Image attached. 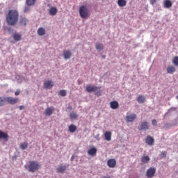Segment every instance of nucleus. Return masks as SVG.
Instances as JSON below:
<instances>
[{"mask_svg": "<svg viewBox=\"0 0 178 178\" xmlns=\"http://www.w3.org/2000/svg\"><path fill=\"white\" fill-rule=\"evenodd\" d=\"M6 22L8 26H16L19 22V12L16 10H10L6 15Z\"/></svg>", "mask_w": 178, "mask_h": 178, "instance_id": "obj_1", "label": "nucleus"}, {"mask_svg": "<svg viewBox=\"0 0 178 178\" xmlns=\"http://www.w3.org/2000/svg\"><path fill=\"white\" fill-rule=\"evenodd\" d=\"M24 168L25 169H27L29 172L34 173L40 169V164L38 163V161H32L29 162V165H24Z\"/></svg>", "mask_w": 178, "mask_h": 178, "instance_id": "obj_2", "label": "nucleus"}, {"mask_svg": "<svg viewBox=\"0 0 178 178\" xmlns=\"http://www.w3.org/2000/svg\"><path fill=\"white\" fill-rule=\"evenodd\" d=\"M79 15L82 19H87L90 16V10L86 6H81L79 8Z\"/></svg>", "mask_w": 178, "mask_h": 178, "instance_id": "obj_3", "label": "nucleus"}, {"mask_svg": "<svg viewBox=\"0 0 178 178\" xmlns=\"http://www.w3.org/2000/svg\"><path fill=\"white\" fill-rule=\"evenodd\" d=\"M10 104V105H15L19 102V98H15L13 97H6V103Z\"/></svg>", "mask_w": 178, "mask_h": 178, "instance_id": "obj_4", "label": "nucleus"}, {"mask_svg": "<svg viewBox=\"0 0 178 178\" xmlns=\"http://www.w3.org/2000/svg\"><path fill=\"white\" fill-rule=\"evenodd\" d=\"M156 173V169L155 168H149L146 172V176L147 178H152Z\"/></svg>", "mask_w": 178, "mask_h": 178, "instance_id": "obj_5", "label": "nucleus"}, {"mask_svg": "<svg viewBox=\"0 0 178 178\" xmlns=\"http://www.w3.org/2000/svg\"><path fill=\"white\" fill-rule=\"evenodd\" d=\"M138 129L140 131H141V130L147 131V130L149 129V125L147 121H145L140 124Z\"/></svg>", "mask_w": 178, "mask_h": 178, "instance_id": "obj_6", "label": "nucleus"}, {"mask_svg": "<svg viewBox=\"0 0 178 178\" xmlns=\"http://www.w3.org/2000/svg\"><path fill=\"white\" fill-rule=\"evenodd\" d=\"M101 87H97L92 85L86 86V91L87 92H94V91H97V90H100Z\"/></svg>", "mask_w": 178, "mask_h": 178, "instance_id": "obj_7", "label": "nucleus"}, {"mask_svg": "<svg viewBox=\"0 0 178 178\" xmlns=\"http://www.w3.org/2000/svg\"><path fill=\"white\" fill-rule=\"evenodd\" d=\"M145 143L147 145L152 146L155 143V139H154L151 136H147L145 139Z\"/></svg>", "mask_w": 178, "mask_h": 178, "instance_id": "obj_8", "label": "nucleus"}, {"mask_svg": "<svg viewBox=\"0 0 178 178\" xmlns=\"http://www.w3.org/2000/svg\"><path fill=\"white\" fill-rule=\"evenodd\" d=\"M55 111V108L54 107H47L44 111L45 116H51L52 113Z\"/></svg>", "mask_w": 178, "mask_h": 178, "instance_id": "obj_9", "label": "nucleus"}, {"mask_svg": "<svg viewBox=\"0 0 178 178\" xmlns=\"http://www.w3.org/2000/svg\"><path fill=\"white\" fill-rule=\"evenodd\" d=\"M107 165L108 168H115L116 166V160L114 159H108V161H107Z\"/></svg>", "mask_w": 178, "mask_h": 178, "instance_id": "obj_10", "label": "nucleus"}, {"mask_svg": "<svg viewBox=\"0 0 178 178\" xmlns=\"http://www.w3.org/2000/svg\"><path fill=\"white\" fill-rule=\"evenodd\" d=\"M63 58L65 60L70 59L72 58V51L70 50H64L63 51Z\"/></svg>", "mask_w": 178, "mask_h": 178, "instance_id": "obj_11", "label": "nucleus"}, {"mask_svg": "<svg viewBox=\"0 0 178 178\" xmlns=\"http://www.w3.org/2000/svg\"><path fill=\"white\" fill-rule=\"evenodd\" d=\"M136 118H137V115L131 114L129 115L126 116V120L127 122H134V120H136Z\"/></svg>", "mask_w": 178, "mask_h": 178, "instance_id": "obj_12", "label": "nucleus"}, {"mask_svg": "<svg viewBox=\"0 0 178 178\" xmlns=\"http://www.w3.org/2000/svg\"><path fill=\"white\" fill-rule=\"evenodd\" d=\"M8 138L9 135H8L7 133L0 130V140H4L5 141H8Z\"/></svg>", "mask_w": 178, "mask_h": 178, "instance_id": "obj_13", "label": "nucleus"}, {"mask_svg": "<svg viewBox=\"0 0 178 178\" xmlns=\"http://www.w3.org/2000/svg\"><path fill=\"white\" fill-rule=\"evenodd\" d=\"M67 168V166L66 165H59L56 168V173H65Z\"/></svg>", "mask_w": 178, "mask_h": 178, "instance_id": "obj_14", "label": "nucleus"}, {"mask_svg": "<svg viewBox=\"0 0 178 178\" xmlns=\"http://www.w3.org/2000/svg\"><path fill=\"white\" fill-rule=\"evenodd\" d=\"M166 70L167 73H168L169 74H173V73L176 72V67L172 65H169L168 67H167Z\"/></svg>", "mask_w": 178, "mask_h": 178, "instance_id": "obj_15", "label": "nucleus"}, {"mask_svg": "<svg viewBox=\"0 0 178 178\" xmlns=\"http://www.w3.org/2000/svg\"><path fill=\"white\" fill-rule=\"evenodd\" d=\"M44 88L51 89L52 87H54V82L51 81H46L44 83Z\"/></svg>", "mask_w": 178, "mask_h": 178, "instance_id": "obj_16", "label": "nucleus"}, {"mask_svg": "<svg viewBox=\"0 0 178 178\" xmlns=\"http://www.w3.org/2000/svg\"><path fill=\"white\" fill-rule=\"evenodd\" d=\"M104 138L106 141L112 140V132L107 131L104 133Z\"/></svg>", "mask_w": 178, "mask_h": 178, "instance_id": "obj_17", "label": "nucleus"}, {"mask_svg": "<svg viewBox=\"0 0 178 178\" xmlns=\"http://www.w3.org/2000/svg\"><path fill=\"white\" fill-rule=\"evenodd\" d=\"M110 108L111 109H118V108H119V102H118V101L111 102Z\"/></svg>", "mask_w": 178, "mask_h": 178, "instance_id": "obj_18", "label": "nucleus"}, {"mask_svg": "<svg viewBox=\"0 0 178 178\" xmlns=\"http://www.w3.org/2000/svg\"><path fill=\"white\" fill-rule=\"evenodd\" d=\"M163 3L164 8H166L167 9H169V8H172V6L173 5L170 0H164Z\"/></svg>", "mask_w": 178, "mask_h": 178, "instance_id": "obj_19", "label": "nucleus"}, {"mask_svg": "<svg viewBox=\"0 0 178 178\" xmlns=\"http://www.w3.org/2000/svg\"><path fill=\"white\" fill-rule=\"evenodd\" d=\"M19 24L21 26H27V24H29V19L26 17H21Z\"/></svg>", "mask_w": 178, "mask_h": 178, "instance_id": "obj_20", "label": "nucleus"}, {"mask_svg": "<svg viewBox=\"0 0 178 178\" xmlns=\"http://www.w3.org/2000/svg\"><path fill=\"white\" fill-rule=\"evenodd\" d=\"M137 101L138 104H144V102L146 101L145 96L139 95L137 97Z\"/></svg>", "mask_w": 178, "mask_h": 178, "instance_id": "obj_21", "label": "nucleus"}, {"mask_svg": "<svg viewBox=\"0 0 178 178\" xmlns=\"http://www.w3.org/2000/svg\"><path fill=\"white\" fill-rule=\"evenodd\" d=\"M88 155H91V156H94L95 155H97V148L92 147L88 151Z\"/></svg>", "mask_w": 178, "mask_h": 178, "instance_id": "obj_22", "label": "nucleus"}, {"mask_svg": "<svg viewBox=\"0 0 178 178\" xmlns=\"http://www.w3.org/2000/svg\"><path fill=\"white\" fill-rule=\"evenodd\" d=\"M49 13L51 15V16H55V15L58 13V9H56L55 7H51L49 10Z\"/></svg>", "mask_w": 178, "mask_h": 178, "instance_id": "obj_23", "label": "nucleus"}, {"mask_svg": "<svg viewBox=\"0 0 178 178\" xmlns=\"http://www.w3.org/2000/svg\"><path fill=\"white\" fill-rule=\"evenodd\" d=\"M118 5L120 8H123L127 5V1L126 0H118Z\"/></svg>", "mask_w": 178, "mask_h": 178, "instance_id": "obj_24", "label": "nucleus"}, {"mask_svg": "<svg viewBox=\"0 0 178 178\" xmlns=\"http://www.w3.org/2000/svg\"><path fill=\"white\" fill-rule=\"evenodd\" d=\"M13 38L15 40V41H20L22 40V35L19 33H14Z\"/></svg>", "mask_w": 178, "mask_h": 178, "instance_id": "obj_25", "label": "nucleus"}, {"mask_svg": "<svg viewBox=\"0 0 178 178\" xmlns=\"http://www.w3.org/2000/svg\"><path fill=\"white\" fill-rule=\"evenodd\" d=\"M77 130V127L74 124H71L69 126V131L70 133H74Z\"/></svg>", "mask_w": 178, "mask_h": 178, "instance_id": "obj_26", "label": "nucleus"}, {"mask_svg": "<svg viewBox=\"0 0 178 178\" xmlns=\"http://www.w3.org/2000/svg\"><path fill=\"white\" fill-rule=\"evenodd\" d=\"M6 105V97H0V106H3Z\"/></svg>", "mask_w": 178, "mask_h": 178, "instance_id": "obj_27", "label": "nucleus"}, {"mask_svg": "<svg viewBox=\"0 0 178 178\" xmlns=\"http://www.w3.org/2000/svg\"><path fill=\"white\" fill-rule=\"evenodd\" d=\"M29 147V143H20L19 145V148L21 149H27V148Z\"/></svg>", "mask_w": 178, "mask_h": 178, "instance_id": "obj_28", "label": "nucleus"}, {"mask_svg": "<svg viewBox=\"0 0 178 178\" xmlns=\"http://www.w3.org/2000/svg\"><path fill=\"white\" fill-rule=\"evenodd\" d=\"M141 161L143 163H148L149 161H150V159L148 156H143L141 157Z\"/></svg>", "mask_w": 178, "mask_h": 178, "instance_id": "obj_29", "label": "nucleus"}, {"mask_svg": "<svg viewBox=\"0 0 178 178\" xmlns=\"http://www.w3.org/2000/svg\"><path fill=\"white\" fill-rule=\"evenodd\" d=\"M95 48L97 51H102V49H104V44L101 43H96Z\"/></svg>", "mask_w": 178, "mask_h": 178, "instance_id": "obj_30", "label": "nucleus"}, {"mask_svg": "<svg viewBox=\"0 0 178 178\" xmlns=\"http://www.w3.org/2000/svg\"><path fill=\"white\" fill-rule=\"evenodd\" d=\"M37 0H26V3L28 6H33V5H35V1Z\"/></svg>", "mask_w": 178, "mask_h": 178, "instance_id": "obj_31", "label": "nucleus"}, {"mask_svg": "<svg viewBox=\"0 0 178 178\" xmlns=\"http://www.w3.org/2000/svg\"><path fill=\"white\" fill-rule=\"evenodd\" d=\"M38 35H44L45 34V29L44 28H39L38 30Z\"/></svg>", "mask_w": 178, "mask_h": 178, "instance_id": "obj_32", "label": "nucleus"}, {"mask_svg": "<svg viewBox=\"0 0 178 178\" xmlns=\"http://www.w3.org/2000/svg\"><path fill=\"white\" fill-rule=\"evenodd\" d=\"M79 118V115H77V113L76 112H72L70 114V119H77Z\"/></svg>", "mask_w": 178, "mask_h": 178, "instance_id": "obj_33", "label": "nucleus"}, {"mask_svg": "<svg viewBox=\"0 0 178 178\" xmlns=\"http://www.w3.org/2000/svg\"><path fill=\"white\" fill-rule=\"evenodd\" d=\"M172 63H173L175 66H178V56L174 57V58H173V60H172Z\"/></svg>", "mask_w": 178, "mask_h": 178, "instance_id": "obj_34", "label": "nucleus"}, {"mask_svg": "<svg viewBox=\"0 0 178 178\" xmlns=\"http://www.w3.org/2000/svg\"><path fill=\"white\" fill-rule=\"evenodd\" d=\"M59 95H60L61 97H66V90H60Z\"/></svg>", "mask_w": 178, "mask_h": 178, "instance_id": "obj_35", "label": "nucleus"}, {"mask_svg": "<svg viewBox=\"0 0 178 178\" xmlns=\"http://www.w3.org/2000/svg\"><path fill=\"white\" fill-rule=\"evenodd\" d=\"M24 13H27V12H30V6L27 5L26 6L24 7Z\"/></svg>", "mask_w": 178, "mask_h": 178, "instance_id": "obj_36", "label": "nucleus"}, {"mask_svg": "<svg viewBox=\"0 0 178 178\" xmlns=\"http://www.w3.org/2000/svg\"><path fill=\"white\" fill-rule=\"evenodd\" d=\"M161 158H166V152H162L160 154Z\"/></svg>", "mask_w": 178, "mask_h": 178, "instance_id": "obj_37", "label": "nucleus"}, {"mask_svg": "<svg viewBox=\"0 0 178 178\" xmlns=\"http://www.w3.org/2000/svg\"><path fill=\"white\" fill-rule=\"evenodd\" d=\"M15 95H16V96L20 95V90L17 89V90L15 92Z\"/></svg>", "mask_w": 178, "mask_h": 178, "instance_id": "obj_38", "label": "nucleus"}, {"mask_svg": "<svg viewBox=\"0 0 178 178\" xmlns=\"http://www.w3.org/2000/svg\"><path fill=\"white\" fill-rule=\"evenodd\" d=\"M151 5H155L156 0H149Z\"/></svg>", "mask_w": 178, "mask_h": 178, "instance_id": "obj_39", "label": "nucleus"}, {"mask_svg": "<svg viewBox=\"0 0 178 178\" xmlns=\"http://www.w3.org/2000/svg\"><path fill=\"white\" fill-rule=\"evenodd\" d=\"M156 123H157L156 120H153L152 121V124H153V126H156Z\"/></svg>", "mask_w": 178, "mask_h": 178, "instance_id": "obj_40", "label": "nucleus"}, {"mask_svg": "<svg viewBox=\"0 0 178 178\" xmlns=\"http://www.w3.org/2000/svg\"><path fill=\"white\" fill-rule=\"evenodd\" d=\"M24 109V106H19V111H23Z\"/></svg>", "mask_w": 178, "mask_h": 178, "instance_id": "obj_41", "label": "nucleus"}, {"mask_svg": "<svg viewBox=\"0 0 178 178\" xmlns=\"http://www.w3.org/2000/svg\"><path fill=\"white\" fill-rule=\"evenodd\" d=\"M67 109H68V111H72L73 108L72 107V106H70L67 108Z\"/></svg>", "mask_w": 178, "mask_h": 178, "instance_id": "obj_42", "label": "nucleus"}]
</instances>
